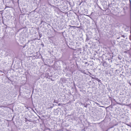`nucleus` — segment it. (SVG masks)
<instances>
[{"mask_svg":"<svg viewBox=\"0 0 131 131\" xmlns=\"http://www.w3.org/2000/svg\"><path fill=\"white\" fill-rule=\"evenodd\" d=\"M95 103H96V104H97V105H98V106H100V107H103L102 106H100V104H99L98 103H96V102Z\"/></svg>","mask_w":131,"mask_h":131,"instance_id":"obj_3","label":"nucleus"},{"mask_svg":"<svg viewBox=\"0 0 131 131\" xmlns=\"http://www.w3.org/2000/svg\"><path fill=\"white\" fill-rule=\"evenodd\" d=\"M36 55L35 56V58L36 59L40 57V56L41 55L38 52H36Z\"/></svg>","mask_w":131,"mask_h":131,"instance_id":"obj_1","label":"nucleus"},{"mask_svg":"<svg viewBox=\"0 0 131 131\" xmlns=\"http://www.w3.org/2000/svg\"><path fill=\"white\" fill-rule=\"evenodd\" d=\"M40 37H41V36H40Z\"/></svg>","mask_w":131,"mask_h":131,"instance_id":"obj_20","label":"nucleus"},{"mask_svg":"<svg viewBox=\"0 0 131 131\" xmlns=\"http://www.w3.org/2000/svg\"><path fill=\"white\" fill-rule=\"evenodd\" d=\"M129 83L130 85V86H131V83H130V82H129Z\"/></svg>","mask_w":131,"mask_h":131,"instance_id":"obj_10","label":"nucleus"},{"mask_svg":"<svg viewBox=\"0 0 131 131\" xmlns=\"http://www.w3.org/2000/svg\"><path fill=\"white\" fill-rule=\"evenodd\" d=\"M122 36V37H124V35H123V36Z\"/></svg>","mask_w":131,"mask_h":131,"instance_id":"obj_14","label":"nucleus"},{"mask_svg":"<svg viewBox=\"0 0 131 131\" xmlns=\"http://www.w3.org/2000/svg\"><path fill=\"white\" fill-rule=\"evenodd\" d=\"M72 27H75V26H72Z\"/></svg>","mask_w":131,"mask_h":131,"instance_id":"obj_16","label":"nucleus"},{"mask_svg":"<svg viewBox=\"0 0 131 131\" xmlns=\"http://www.w3.org/2000/svg\"><path fill=\"white\" fill-rule=\"evenodd\" d=\"M87 16H88L89 17H90L92 19V18H91V17H90V16H89V15H87Z\"/></svg>","mask_w":131,"mask_h":131,"instance_id":"obj_9","label":"nucleus"},{"mask_svg":"<svg viewBox=\"0 0 131 131\" xmlns=\"http://www.w3.org/2000/svg\"><path fill=\"white\" fill-rule=\"evenodd\" d=\"M92 78L93 79H94L95 80V78L93 77H92Z\"/></svg>","mask_w":131,"mask_h":131,"instance_id":"obj_8","label":"nucleus"},{"mask_svg":"<svg viewBox=\"0 0 131 131\" xmlns=\"http://www.w3.org/2000/svg\"><path fill=\"white\" fill-rule=\"evenodd\" d=\"M54 103H57L56 102V101H55V100L54 101Z\"/></svg>","mask_w":131,"mask_h":131,"instance_id":"obj_13","label":"nucleus"},{"mask_svg":"<svg viewBox=\"0 0 131 131\" xmlns=\"http://www.w3.org/2000/svg\"><path fill=\"white\" fill-rule=\"evenodd\" d=\"M27 121L28 122H31V119H29V120H27Z\"/></svg>","mask_w":131,"mask_h":131,"instance_id":"obj_7","label":"nucleus"},{"mask_svg":"<svg viewBox=\"0 0 131 131\" xmlns=\"http://www.w3.org/2000/svg\"><path fill=\"white\" fill-rule=\"evenodd\" d=\"M95 80L99 82H100L101 81L97 78H95Z\"/></svg>","mask_w":131,"mask_h":131,"instance_id":"obj_2","label":"nucleus"},{"mask_svg":"<svg viewBox=\"0 0 131 131\" xmlns=\"http://www.w3.org/2000/svg\"><path fill=\"white\" fill-rule=\"evenodd\" d=\"M26 107V108H27V109H28V107Z\"/></svg>","mask_w":131,"mask_h":131,"instance_id":"obj_15","label":"nucleus"},{"mask_svg":"<svg viewBox=\"0 0 131 131\" xmlns=\"http://www.w3.org/2000/svg\"><path fill=\"white\" fill-rule=\"evenodd\" d=\"M127 51H125V53H127Z\"/></svg>","mask_w":131,"mask_h":131,"instance_id":"obj_12","label":"nucleus"},{"mask_svg":"<svg viewBox=\"0 0 131 131\" xmlns=\"http://www.w3.org/2000/svg\"><path fill=\"white\" fill-rule=\"evenodd\" d=\"M25 119H26L25 121V122H27V121H28L27 120H28V119L27 118H25Z\"/></svg>","mask_w":131,"mask_h":131,"instance_id":"obj_5","label":"nucleus"},{"mask_svg":"<svg viewBox=\"0 0 131 131\" xmlns=\"http://www.w3.org/2000/svg\"><path fill=\"white\" fill-rule=\"evenodd\" d=\"M106 63H103V66H104L105 65V64H106Z\"/></svg>","mask_w":131,"mask_h":131,"instance_id":"obj_6","label":"nucleus"},{"mask_svg":"<svg viewBox=\"0 0 131 131\" xmlns=\"http://www.w3.org/2000/svg\"><path fill=\"white\" fill-rule=\"evenodd\" d=\"M40 37H41V36H40Z\"/></svg>","mask_w":131,"mask_h":131,"instance_id":"obj_19","label":"nucleus"},{"mask_svg":"<svg viewBox=\"0 0 131 131\" xmlns=\"http://www.w3.org/2000/svg\"><path fill=\"white\" fill-rule=\"evenodd\" d=\"M42 22H44V21H41V24H42Z\"/></svg>","mask_w":131,"mask_h":131,"instance_id":"obj_11","label":"nucleus"},{"mask_svg":"<svg viewBox=\"0 0 131 131\" xmlns=\"http://www.w3.org/2000/svg\"><path fill=\"white\" fill-rule=\"evenodd\" d=\"M129 3H130V9H131V1L130 0H129Z\"/></svg>","mask_w":131,"mask_h":131,"instance_id":"obj_4","label":"nucleus"},{"mask_svg":"<svg viewBox=\"0 0 131 131\" xmlns=\"http://www.w3.org/2000/svg\"><path fill=\"white\" fill-rule=\"evenodd\" d=\"M90 73V74H91V73Z\"/></svg>","mask_w":131,"mask_h":131,"instance_id":"obj_18","label":"nucleus"},{"mask_svg":"<svg viewBox=\"0 0 131 131\" xmlns=\"http://www.w3.org/2000/svg\"><path fill=\"white\" fill-rule=\"evenodd\" d=\"M93 13V12L91 13V14H92V13Z\"/></svg>","mask_w":131,"mask_h":131,"instance_id":"obj_17","label":"nucleus"}]
</instances>
